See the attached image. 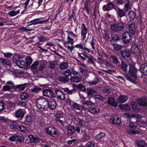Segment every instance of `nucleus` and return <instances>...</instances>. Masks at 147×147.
I'll list each match as a JSON object with an SVG mask.
<instances>
[{
  "label": "nucleus",
  "instance_id": "obj_1",
  "mask_svg": "<svg viewBox=\"0 0 147 147\" xmlns=\"http://www.w3.org/2000/svg\"><path fill=\"white\" fill-rule=\"evenodd\" d=\"M36 104L39 110L41 111H43L46 110L49 102L45 98L40 97L36 100Z\"/></svg>",
  "mask_w": 147,
  "mask_h": 147
},
{
  "label": "nucleus",
  "instance_id": "obj_2",
  "mask_svg": "<svg viewBox=\"0 0 147 147\" xmlns=\"http://www.w3.org/2000/svg\"><path fill=\"white\" fill-rule=\"evenodd\" d=\"M124 27V24L122 22L111 24L110 26V28L111 30L116 32L123 31Z\"/></svg>",
  "mask_w": 147,
  "mask_h": 147
},
{
  "label": "nucleus",
  "instance_id": "obj_3",
  "mask_svg": "<svg viewBox=\"0 0 147 147\" xmlns=\"http://www.w3.org/2000/svg\"><path fill=\"white\" fill-rule=\"evenodd\" d=\"M88 33L89 34L85 25L84 24H82L81 28V35L82 41L85 42L88 39V37L86 38V35Z\"/></svg>",
  "mask_w": 147,
  "mask_h": 147
},
{
  "label": "nucleus",
  "instance_id": "obj_4",
  "mask_svg": "<svg viewBox=\"0 0 147 147\" xmlns=\"http://www.w3.org/2000/svg\"><path fill=\"white\" fill-rule=\"evenodd\" d=\"M138 70V69H137L134 66L130 65L128 71L129 74L131 76L134 78L135 79H136Z\"/></svg>",
  "mask_w": 147,
  "mask_h": 147
},
{
  "label": "nucleus",
  "instance_id": "obj_5",
  "mask_svg": "<svg viewBox=\"0 0 147 147\" xmlns=\"http://www.w3.org/2000/svg\"><path fill=\"white\" fill-rule=\"evenodd\" d=\"M46 132L48 134L53 137H56L58 135L56 129L53 127H50L47 128Z\"/></svg>",
  "mask_w": 147,
  "mask_h": 147
},
{
  "label": "nucleus",
  "instance_id": "obj_6",
  "mask_svg": "<svg viewBox=\"0 0 147 147\" xmlns=\"http://www.w3.org/2000/svg\"><path fill=\"white\" fill-rule=\"evenodd\" d=\"M122 41L125 43H128L131 39V35L129 32L126 31L122 35Z\"/></svg>",
  "mask_w": 147,
  "mask_h": 147
},
{
  "label": "nucleus",
  "instance_id": "obj_7",
  "mask_svg": "<svg viewBox=\"0 0 147 147\" xmlns=\"http://www.w3.org/2000/svg\"><path fill=\"white\" fill-rule=\"evenodd\" d=\"M67 34V38L68 41L67 42L66 44L68 43H73L74 42L73 37L76 36V35L74 34L73 32L66 31Z\"/></svg>",
  "mask_w": 147,
  "mask_h": 147
},
{
  "label": "nucleus",
  "instance_id": "obj_8",
  "mask_svg": "<svg viewBox=\"0 0 147 147\" xmlns=\"http://www.w3.org/2000/svg\"><path fill=\"white\" fill-rule=\"evenodd\" d=\"M110 121L111 123L113 124L118 125L121 123L120 119L116 115L111 116L110 119Z\"/></svg>",
  "mask_w": 147,
  "mask_h": 147
},
{
  "label": "nucleus",
  "instance_id": "obj_9",
  "mask_svg": "<svg viewBox=\"0 0 147 147\" xmlns=\"http://www.w3.org/2000/svg\"><path fill=\"white\" fill-rule=\"evenodd\" d=\"M131 50L132 53L135 54L137 56H139L140 55V50L138 46L134 44L132 45Z\"/></svg>",
  "mask_w": 147,
  "mask_h": 147
},
{
  "label": "nucleus",
  "instance_id": "obj_10",
  "mask_svg": "<svg viewBox=\"0 0 147 147\" xmlns=\"http://www.w3.org/2000/svg\"><path fill=\"white\" fill-rule=\"evenodd\" d=\"M43 95L44 96L49 97H54V93L53 91L51 89H45L43 91Z\"/></svg>",
  "mask_w": 147,
  "mask_h": 147
},
{
  "label": "nucleus",
  "instance_id": "obj_11",
  "mask_svg": "<svg viewBox=\"0 0 147 147\" xmlns=\"http://www.w3.org/2000/svg\"><path fill=\"white\" fill-rule=\"evenodd\" d=\"M16 64L20 68L25 67L27 69L29 68V66L28 65L26 64V62L25 60L20 61L16 63Z\"/></svg>",
  "mask_w": 147,
  "mask_h": 147
},
{
  "label": "nucleus",
  "instance_id": "obj_12",
  "mask_svg": "<svg viewBox=\"0 0 147 147\" xmlns=\"http://www.w3.org/2000/svg\"><path fill=\"white\" fill-rule=\"evenodd\" d=\"M25 114L24 111L19 109L16 112L15 116L17 118L22 119L23 117Z\"/></svg>",
  "mask_w": 147,
  "mask_h": 147
},
{
  "label": "nucleus",
  "instance_id": "obj_13",
  "mask_svg": "<svg viewBox=\"0 0 147 147\" xmlns=\"http://www.w3.org/2000/svg\"><path fill=\"white\" fill-rule=\"evenodd\" d=\"M30 142L32 143H36L40 141V139L36 136H34L32 135H28Z\"/></svg>",
  "mask_w": 147,
  "mask_h": 147
},
{
  "label": "nucleus",
  "instance_id": "obj_14",
  "mask_svg": "<svg viewBox=\"0 0 147 147\" xmlns=\"http://www.w3.org/2000/svg\"><path fill=\"white\" fill-rule=\"evenodd\" d=\"M140 71L142 74L145 75H147V64L143 63L141 65Z\"/></svg>",
  "mask_w": 147,
  "mask_h": 147
},
{
  "label": "nucleus",
  "instance_id": "obj_15",
  "mask_svg": "<svg viewBox=\"0 0 147 147\" xmlns=\"http://www.w3.org/2000/svg\"><path fill=\"white\" fill-rule=\"evenodd\" d=\"M100 111V108L97 107H90L88 109V112L93 114H98Z\"/></svg>",
  "mask_w": 147,
  "mask_h": 147
},
{
  "label": "nucleus",
  "instance_id": "obj_16",
  "mask_svg": "<svg viewBox=\"0 0 147 147\" xmlns=\"http://www.w3.org/2000/svg\"><path fill=\"white\" fill-rule=\"evenodd\" d=\"M39 20H40L39 19L37 18V19H34L30 21V23L32 22H35L31 24H30L28 26H30L32 24L35 25L36 24H44V23H46L48 21V20H42V21L36 22V21H39Z\"/></svg>",
  "mask_w": 147,
  "mask_h": 147
},
{
  "label": "nucleus",
  "instance_id": "obj_17",
  "mask_svg": "<svg viewBox=\"0 0 147 147\" xmlns=\"http://www.w3.org/2000/svg\"><path fill=\"white\" fill-rule=\"evenodd\" d=\"M121 54L123 58H127L129 57L130 53L128 50H123L121 52Z\"/></svg>",
  "mask_w": 147,
  "mask_h": 147
},
{
  "label": "nucleus",
  "instance_id": "obj_18",
  "mask_svg": "<svg viewBox=\"0 0 147 147\" xmlns=\"http://www.w3.org/2000/svg\"><path fill=\"white\" fill-rule=\"evenodd\" d=\"M55 92L58 98L61 100L64 99V94L63 92L60 90H56Z\"/></svg>",
  "mask_w": 147,
  "mask_h": 147
},
{
  "label": "nucleus",
  "instance_id": "obj_19",
  "mask_svg": "<svg viewBox=\"0 0 147 147\" xmlns=\"http://www.w3.org/2000/svg\"><path fill=\"white\" fill-rule=\"evenodd\" d=\"M82 78V77L81 76H72L71 77L70 80L71 82L78 83L81 81Z\"/></svg>",
  "mask_w": 147,
  "mask_h": 147
},
{
  "label": "nucleus",
  "instance_id": "obj_20",
  "mask_svg": "<svg viewBox=\"0 0 147 147\" xmlns=\"http://www.w3.org/2000/svg\"><path fill=\"white\" fill-rule=\"evenodd\" d=\"M128 98V97L126 95H120L117 99L118 101L120 103L125 102Z\"/></svg>",
  "mask_w": 147,
  "mask_h": 147
},
{
  "label": "nucleus",
  "instance_id": "obj_21",
  "mask_svg": "<svg viewBox=\"0 0 147 147\" xmlns=\"http://www.w3.org/2000/svg\"><path fill=\"white\" fill-rule=\"evenodd\" d=\"M138 104L140 106H147V99H140L137 100Z\"/></svg>",
  "mask_w": 147,
  "mask_h": 147
},
{
  "label": "nucleus",
  "instance_id": "obj_22",
  "mask_svg": "<svg viewBox=\"0 0 147 147\" xmlns=\"http://www.w3.org/2000/svg\"><path fill=\"white\" fill-rule=\"evenodd\" d=\"M128 28L130 32L132 34H134L136 28L135 27V25L134 23H131L128 25Z\"/></svg>",
  "mask_w": 147,
  "mask_h": 147
},
{
  "label": "nucleus",
  "instance_id": "obj_23",
  "mask_svg": "<svg viewBox=\"0 0 147 147\" xmlns=\"http://www.w3.org/2000/svg\"><path fill=\"white\" fill-rule=\"evenodd\" d=\"M48 105L50 109L53 110L55 108L56 104L55 100L52 99L49 102Z\"/></svg>",
  "mask_w": 147,
  "mask_h": 147
},
{
  "label": "nucleus",
  "instance_id": "obj_24",
  "mask_svg": "<svg viewBox=\"0 0 147 147\" xmlns=\"http://www.w3.org/2000/svg\"><path fill=\"white\" fill-rule=\"evenodd\" d=\"M108 103L115 107H116L117 106V103L113 98H109L108 100Z\"/></svg>",
  "mask_w": 147,
  "mask_h": 147
},
{
  "label": "nucleus",
  "instance_id": "obj_25",
  "mask_svg": "<svg viewBox=\"0 0 147 147\" xmlns=\"http://www.w3.org/2000/svg\"><path fill=\"white\" fill-rule=\"evenodd\" d=\"M0 61L1 63L7 65L9 66L11 64L9 60L1 57H0Z\"/></svg>",
  "mask_w": 147,
  "mask_h": 147
},
{
  "label": "nucleus",
  "instance_id": "obj_26",
  "mask_svg": "<svg viewBox=\"0 0 147 147\" xmlns=\"http://www.w3.org/2000/svg\"><path fill=\"white\" fill-rule=\"evenodd\" d=\"M116 11L118 16L120 18L125 16V13L123 9L118 8Z\"/></svg>",
  "mask_w": 147,
  "mask_h": 147
},
{
  "label": "nucleus",
  "instance_id": "obj_27",
  "mask_svg": "<svg viewBox=\"0 0 147 147\" xmlns=\"http://www.w3.org/2000/svg\"><path fill=\"white\" fill-rule=\"evenodd\" d=\"M20 96L21 99L22 100H26L29 97L30 95L27 93L24 92L21 94Z\"/></svg>",
  "mask_w": 147,
  "mask_h": 147
},
{
  "label": "nucleus",
  "instance_id": "obj_28",
  "mask_svg": "<svg viewBox=\"0 0 147 147\" xmlns=\"http://www.w3.org/2000/svg\"><path fill=\"white\" fill-rule=\"evenodd\" d=\"M137 144L138 147H147V145L143 140H139L137 142Z\"/></svg>",
  "mask_w": 147,
  "mask_h": 147
},
{
  "label": "nucleus",
  "instance_id": "obj_29",
  "mask_svg": "<svg viewBox=\"0 0 147 147\" xmlns=\"http://www.w3.org/2000/svg\"><path fill=\"white\" fill-rule=\"evenodd\" d=\"M27 85V84L25 83L23 84L17 85L14 86L15 88H18L20 91H22L25 89V86Z\"/></svg>",
  "mask_w": 147,
  "mask_h": 147
},
{
  "label": "nucleus",
  "instance_id": "obj_30",
  "mask_svg": "<svg viewBox=\"0 0 147 147\" xmlns=\"http://www.w3.org/2000/svg\"><path fill=\"white\" fill-rule=\"evenodd\" d=\"M17 129L23 133H26L28 131V130L26 127L22 125L18 126Z\"/></svg>",
  "mask_w": 147,
  "mask_h": 147
},
{
  "label": "nucleus",
  "instance_id": "obj_31",
  "mask_svg": "<svg viewBox=\"0 0 147 147\" xmlns=\"http://www.w3.org/2000/svg\"><path fill=\"white\" fill-rule=\"evenodd\" d=\"M127 67L128 65L124 61H121L120 67L123 71H127Z\"/></svg>",
  "mask_w": 147,
  "mask_h": 147
},
{
  "label": "nucleus",
  "instance_id": "obj_32",
  "mask_svg": "<svg viewBox=\"0 0 147 147\" xmlns=\"http://www.w3.org/2000/svg\"><path fill=\"white\" fill-rule=\"evenodd\" d=\"M109 59L111 61L116 63L117 65H119V61H118L117 58L114 55L110 56Z\"/></svg>",
  "mask_w": 147,
  "mask_h": 147
},
{
  "label": "nucleus",
  "instance_id": "obj_33",
  "mask_svg": "<svg viewBox=\"0 0 147 147\" xmlns=\"http://www.w3.org/2000/svg\"><path fill=\"white\" fill-rule=\"evenodd\" d=\"M39 65L38 62V61H36L33 63L31 66V69L33 71H34L35 70H36V72H37V67H38Z\"/></svg>",
  "mask_w": 147,
  "mask_h": 147
},
{
  "label": "nucleus",
  "instance_id": "obj_34",
  "mask_svg": "<svg viewBox=\"0 0 147 147\" xmlns=\"http://www.w3.org/2000/svg\"><path fill=\"white\" fill-rule=\"evenodd\" d=\"M20 13V10H18L17 11H9L8 13V15L11 17H13L17 15Z\"/></svg>",
  "mask_w": 147,
  "mask_h": 147
},
{
  "label": "nucleus",
  "instance_id": "obj_35",
  "mask_svg": "<svg viewBox=\"0 0 147 147\" xmlns=\"http://www.w3.org/2000/svg\"><path fill=\"white\" fill-rule=\"evenodd\" d=\"M128 15L130 21L133 20L136 17V14L134 12L132 11H131L129 12Z\"/></svg>",
  "mask_w": 147,
  "mask_h": 147
},
{
  "label": "nucleus",
  "instance_id": "obj_36",
  "mask_svg": "<svg viewBox=\"0 0 147 147\" xmlns=\"http://www.w3.org/2000/svg\"><path fill=\"white\" fill-rule=\"evenodd\" d=\"M101 90L103 92L107 93H110L112 91V90L107 87H102Z\"/></svg>",
  "mask_w": 147,
  "mask_h": 147
},
{
  "label": "nucleus",
  "instance_id": "obj_37",
  "mask_svg": "<svg viewBox=\"0 0 147 147\" xmlns=\"http://www.w3.org/2000/svg\"><path fill=\"white\" fill-rule=\"evenodd\" d=\"M105 134L103 132H100L95 136V138L97 140H99L101 139L105 136Z\"/></svg>",
  "mask_w": 147,
  "mask_h": 147
},
{
  "label": "nucleus",
  "instance_id": "obj_38",
  "mask_svg": "<svg viewBox=\"0 0 147 147\" xmlns=\"http://www.w3.org/2000/svg\"><path fill=\"white\" fill-rule=\"evenodd\" d=\"M88 96L91 95L96 92V90L90 88H88L87 92Z\"/></svg>",
  "mask_w": 147,
  "mask_h": 147
},
{
  "label": "nucleus",
  "instance_id": "obj_39",
  "mask_svg": "<svg viewBox=\"0 0 147 147\" xmlns=\"http://www.w3.org/2000/svg\"><path fill=\"white\" fill-rule=\"evenodd\" d=\"M99 79L96 77H95L94 79L91 82H89L88 83L89 84H91L93 85H95L97 84L99 82Z\"/></svg>",
  "mask_w": 147,
  "mask_h": 147
},
{
  "label": "nucleus",
  "instance_id": "obj_40",
  "mask_svg": "<svg viewBox=\"0 0 147 147\" xmlns=\"http://www.w3.org/2000/svg\"><path fill=\"white\" fill-rule=\"evenodd\" d=\"M132 108L133 110L134 111H138L140 110L139 109L138 107V105L135 104V103L132 102L131 103Z\"/></svg>",
  "mask_w": 147,
  "mask_h": 147
},
{
  "label": "nucleus",
  "instance_id": "obj_41",
  "mask_svg": "<svg viewBox=\"0 0 147 147\" xmlns=\"http://www.w3.org/2000/svg\"><path fill=\"white\" fill-rule=\"evenodd\" d=\"M12 88L10 86L7 85L3 86L2 88V91H10Z\"/></svg>",
  "mask_w": 147,
  "mask_h": 147
},
{
  "label": "nucleus",
  "instance_id": "obj_42",
  "mask_svg": "<svg viewBox=\"0 0 147 147\" xmlns=\"http://www.w3.org/2000/svg\"><path fill=\"white\" fill-rule=\"evenodd\" d=\"M26 64L28 65L29 66V68L30 67V64L32 61V60L30 57H26Z\"/></svg>",
  "mask_w": 147,
  "mask_h": 147
},
{
  "label": "nucleus",
  "instance_id": "obj_43",
  "mask_svg": "<svg viewBox=\"0 0 147 147\" xmlns=\"http://www.w3.org/2000/svg\"><path fill=\"white\" fill-rule=\"evenodd\" d=\"M95 146V143L93 141H89L86 144V147H94Z\"/></svg>",
  "mask_w": 147,
  "mask_h": 147
},
{
  "label": "nucleus",
  "instance_id": "obj_44",
  "mask_svg": "<svg viewBox=\"0 0 147 147\" xmlns=\"http://www.w3.org/2000/svg\"><path fill=\"white\" fill-rule=\"evenodd\" d=\"M10 126L12 129H14L18 127V126L17 125V122L15 121H12L10 123Z\"/></svg>",
  "mask_w": 147,
  "mask_h": 147
},
{
  "label": "nucleus",
  "instance_id": "obj_45",
  "mask_svg": "<svg viewBox=\"0 0 147 147\" xmlns=\"http://www.w3.org/2000/svg\"><path fill=\"white\" fill-rule=\"evenodd\" d=\"M16 140L18 142H22L24 140L22 136L19 135H16Z\"/></svg>",
  "mask_w": 147,
  "mask_h": 147
},
{
  "label": "nucleus",
  "instance_id": "obj_46",
  "mask_svg": "<svg viewBox=\"0 0 147 147\" xmlns=\"http://www.w3.org/2000/svg\"><path fill=\"white\" fill-rule=\"evenodd\" d=\"M83 137L84 139L87 141L91 139V137L86 132H84V134Z\"/></svg>",
  "mask_w": 147,
  "mask_h": 147
},
{
  "label": "nucleus",
  "instance_id": "obj_47",
  "mask_svg": "<svg viewBox=\"0 0 147 147\" xmlns=\"http://www.w3.org/2000/svg\"><path fill=\"white\" fill-rule=\"evenodd\" d=\"M69 45L68 44L67 45H66V47H67L68 49L69 50L70 52L71 53L72 51V50L74 48V47L73 46V43H69Z\"/></svg>",
  "mask_w": 147,
  "mask_h": 147
},
{
  "label": "nucleus",
  "instance_id": "obj_48",
  "mask_svg": "<svg viewBox=\"0 0 147 147\" xmlns=\"http://www.w3.org/2000/svg\"><path fill=\"white\" fill-rule=\"evenodd\" d=\"M75 131V129L73 127L70 126L67 128V131L68 134H73Z\"/></svg>",
  "mask_w": 147,
  "mask_h": 147
},
{
  "label": "nucleus",
  "instance_id": "obj_49",
  "mask_svg": "<svg viewBox=\"0 0 147 147\" xmlns=\"http://www.w3.org/2000/svg\"><path fill=\"white\" fill-rule=\"evenodd\" d=\"M113 47L114 50L116 51L119 50L122 48L121 46L116 44H114Z\"/></svg>",
  "mask_w": 147,
  "mask_h": 147
},
{
  "label": "nucleus",
  "instance_id": "obj_50",
  "mask_svg": "<svg viewBox=\"0 0 147 147\" xmlns=\"http://www.w3.org/2000/svg\"><path fill=\"white\" fill-rule=\"evenodd\" d=\"M45 64L44 63L40 64V65L39 68H37V71H43L45 68Z\"/></svg>",
  "mask_w": 147,
  "mask_h": 147
},
{
  "label": "nucleus",
  "instance_id": "obj_51",
  "mask_svg": "<svg viewBox=\"0 0 147 147\" xmlns=\"http://www.w3.org/2000/svg\"><path fill=\"white\" fill-rule=\"evenodd\" d=\"M57 62L56 61H52L50 63L49 67L51 69H53L55 67V66L57 64Z\"/></svg>",
  "mask_w": 147,
  "mask_h": 147
},
{
  "label": "nucleus",
  "instance_id": "obj_52",
  "mask_svg": "<svg viewBox=\"0 0 147 147\" xmlns=\"http://www.w3.org/2000/svg\"><path fill=\"white\" fill-rule=\"evenodd\" d=\"M26 103L25 102L22 101H20L17 104V105L21 107H25L26 106Z\"/></svg>",
  "mask_w": 147,
  "mask_h": 147
},
{
  "label": "nucleus",
  "instance_id": "obj_53",
  "mask_svg": "<svg viewBox=\"0 0 147 147\" xmlns=\"http://www.w3.org/2000/svg\"><path fill=\"white\" fill-rule=\"evenodd\" d=\"M103 38L106 40H108L110 38L109 32L107 31L105 32L103 34Z\"/></svg>",
  "mask_w": 147,
  "mask_h": 147
},
{
  "label": "nucleus",
  "instance_id": "obj_54",
  "mask_svg": "<svg viewBox=\"0 0 147 147\" xmlns=\"http://www.w3.org/2000/svg\"><path fill=\"white\" fill-rule=\"evenodd\" d=\"M111 38L114 40H119V37L118 36L114 34L111 35Z\"/></svg>",
  "mask_w": 147,
  "mask_h": 147
},
{
  "label": "nucleus",
  "instance_id": "obj_55",
  "mask_svg": "<svg viewBox=\"0 0 147 147\" xmlns=\"http://www.w3.org/2000/svg\"><path fill=\"white\" fill-rule=\"evenodd\" d=\"M120 107L123 109L128 110L129 109V105L127 104L124 105H119Z\"/></svg>",
  "mask_w": 147,
  "mask_h": 147
},
{
  "label": "nucleus",
  "instance_id": "obj_56",
  "mask_svg": "<svg viewBox=\"0 0 147 147\" xmlns=\"http://www.w3.org/2000/svg\"><path fill=\"white\" fill-rule=\"evenodd\" d=\"M73 107L75 109L80 110L81 109L80 105L76 103H74L73 105Z\"/></svg>",
  "mask_w": 147,
  "mask_h": 147
},
{
  "label": "nucleus",
  "instance_id": "obj_57",
  "mask_svg": "<svg viewBox=\"0 0 147 147\" xmlns=\"http://www.w3.org/2000/svg\"><path fill=\"white\" fill-rule=\"evenodd\" d=\"M76 87L79 89H80L83 91L85 92L86 91L85 87L82 84H79L77 85L76 86Z\"/></svg>",
  "mask_w": 147,
  "mask_h": 147
},
{
  "label": "nucleus",
  "instance_id": "obj_58",
  "mask_svg": "<svg viewBox=\"0 0 147 147\" xmlns=\"http://www.w3.org/2000/svg\"><path fill=\"white\" fill-rule=\"evenodd\" d=\"M12 59L13 61L16 63L20 61L19 60L20 59V57L18 55H15L13 57Z\"/></svg>",
  "mask_w": 147,
  "mask_h": 147
},
{
  "label": "nucleus",
  "instance_id": "obj_59",
  "mask_svg": "<svg viewBox=\"0 0 147 147\" xmlns=\"http://www.w3.org/2000/svg\"><path fill=\"white\" fill-rule=\"evenodd\" d=\"M80 70L82 75H85L88 73V71L82 67H80Z\"/></svg>",
  "mask_w": 147,
  "mask_h": 147
},
{
  "label": "nucleus",
  "instance_id": "obj_60",
  "mask_svg": "<svg viewBox=\"0 0 147 147\" xmlns=\"http://www.w3.org/2000/svg\"><path fill=\"white\" fill-rule=\"evenodd\" d=\"M90 44L92 48L94 51H95V43L94 42L93 38H92L91 41L90 42Z\"/></svg>",
  "mask_w": 147,
  "mask_h": 147
},
{
  "label": "nucleus",
  "instance_id": "obj_61",
  "mask_svg": "<svg viewBox=\"0 0 147 147\" xmlns=\"http://www.w3.org/2000/svg\"><path fill=\"white\" fill-rule=\"evenodd\" d=\"M86 57L88 59V62L89 63H92L94 65L95 64V63L93 62V58L91 57H88L87 56H86Z\"/></svg>",
  "mask_w": 147,
  "mask_h": 147
},
{
  "label": "nucleus",
  "instance_id": "obj_62",
  "mask_svg": "<svg viewBox=\"0 0 147 147\" xmlns=\"http://www.w3.org/2000/svg\"><path fill=\"white\" fill-rule=\"evenodd\" d=\"M82 104H86L87 105H93L94 103L91 101H83L82 102Z\"/></svg>",
  "mask_w": 147,
  "mask_h": 147
},
{
  "label": "nucleus",
  "instance_id": "obj_63",
  "mask_svg": "<svg viewBox=\"0 0 147 147\" xmlns=\"http://www.w3.org/2000/svg\"><path fill=\"white\" fill-rule=\"evenodd\" d=\"M38 39L41 42L45 41L47 39V38L43 36H38Z\"/></svg>",
  "mask_w": 147,
  "mask_h": 147
},
{
  "label": "nucleus",
  "instance_id": "obj_64",
  "mask_svg": "<svg viewBox=\"0 0 147 147\" xmlns=\"http://www.w3.org/2000/svg\"><path fill=\"white\" fill-rule=\"evenodd\" d=\"M41 90L40 88L36 87L34 88L32 90V91L34 92L35 93H37Z\"/></svg>",
  "mask_w": 147,
  "mask_h": 147
}]
</instances>
